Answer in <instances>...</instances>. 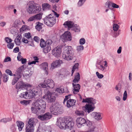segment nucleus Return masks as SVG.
Returning <instances> with one entry per match:
<instances>
[{"instance_id": "3", "label": "nucleus", "mask_w": 132, "mask_h": 132, "mask_svg": "<svg viewBox=\"0 0 132 132\" xmlns=\"http://www.w3.org/2000/svg\"><path fill=\"white\" fill-rule=\"evenodd\" d=\"M62 55L63 58L65 60H72L74 56L72 48L70 46H64Z\"/></svg>"}, {"instance_id": "7", "label": "nucleus", "mask_w": 132, "mask_h": 132, "mask_svg": "<svg viewBox=\"0 0 132 132\" xmlns=\"http://www.w3.org/2000/svg\"><path fill=\"white\" fill-rule=\"evenodd\" d=\"M42 98L49 103L54 102L56 99L55 95L49 92L45 94Z\"/></svg>"}, {"instance_id": "14", "label": "nucleus", "mask_w": 132, "mask_h": 132, "mask_svg": "<svg viewBox=\"0 0 132 132\" xmlns=\"http://www.w3.org/2000/svg\"><path fill=\"white\" fill-rule=\"evenodd\" d=\"M86 120L84 118H78L76 120V123L78 127H80L82 125L85 123Z\"/></svg>"}, {"instance_id": "45", "label": "nucleus", "mask_w": 132, "mask_h": 132, "mask_svg": "<svg viewBox=\"0 0 132 132\" xmlns=\"http://www.w3.org/2000/svg\"><path fill=\"white\" fill-rule=\"evenodd\" d=\"M3 81L4 82H6L9 78L8 76L6 74H3Z\"/></svg>"}, {"instance_id": "32", "label": "nucleus", "mask_w": 132, "mask_h": 132, "mask_svg": "<svg viewBox=\"0 0 132 132\" xmlns=\"http://www.w3.org/2000/svg\"><path fill=\"white\" fill-rule=\"evenodd\" d=\"M36 29L38 30L39 31L42 28V26L43 25V23L40 22H37L36 23Z\"/></svg>"}, {"instance_id": "55", "label": "nucleus", "mask_w": 132, "mask_h": 132, "mask_svg": "<svg viewBox=\"0 0 132 132\" xmlns=\"http://www.w3.org/2000/svg\"><path fill=\"white\" fill-rule=\"evenodd\" d=\"M35 20L34 15L30 17L28 19V22L31 21Z\"/></svg>"}, {"instance_id": "31", "label": "nucleus", "mask_w": 132, "mask_h": 132, "mask_svg": "<svg viewBox=\"0 0 132 132\" xmlns=\"http://www.w3.org/2000/svg\"><path fill=\"white\" fill-rule=\"evenodd\" d=\"M21 78V75H19V76L16 75L13 79L12 82V85H14L18 80L19 79Z\"/></svg>"}, {"instance_id": "25", "label": "nucleus", "mask_w": 132, "mask_h": 132, "mask_svg": "<svg viewBox=\"0 0 132 132\" xmlns=\"http://www.w3.org/2000/svg\"><path fill=\"white\" fill-rule=\"evenodd\" d=\"M22 38V36L20 35H18L16 37L15 40V42L16 44L18 45L20 44V40Z\"/></svg>"}, {"instance_id": "9", "label": "nucleus", "mask_w": 132, "mask_h": 132, "mask_svg": "<svg viewBox=\"0 0 132 132\" xmlns=\"http://www.w3.org/2000/svg\"><path fill=\"white\" fill-rule=\"evenodd\" d=\"M52 114L50 112H46L42 115H39L38 116V119L42 121L47 120L52 118Z\"/></svg>"}, {"instance_id": "56", "label": "nucleus", "mask_w": 132, "mask_h": 132, "mask_svg": "<svg viewBox=\"0 0 132 132\" xmlns=\"http://www.w3.org/2000/svg\"><path fill=\"white\" fill-rule=\"evenodd\" d=\"M80 43L81 45H83L85 43V40L84 38H82L80 40Z\"/></svg>"}, {"instance_id": "44", "label": "nucleus", "mask_w": 132, "mask_h": 132, "mask_svg": "<svg viewBox=\"0 0 132 132\" xmlns=\"http://www.w3.org/2000/svg\"><path fill=\"white\" fill-rule=\"evenodd\" d=\"M31 110L32 112L34 113H36L40 111L39 110H37L36 108L33 105L31 108Z\"/></svg>"}, {"instance_id": "42", "label": "nucleus", "mask_w": 132, "mask_h": 132, "mask_svg": "<svg viewBox=\"0 0 132 132\" xmlns=\"http://www.w3.org/2000/svg\"><path fill=\"white\" fill-rule=\"evenodd\" d=\"M42 8H50V5L49 4L47 3H44L42 5Z\"/></svg>"}, {"instance_id": "28", "label": "nucleus", "mask_w": 132, "mask_h": 132, "mask_svg": "<svg viewBox=\"0 0 132 132\" xmlns=\"http://www.w3.org/2000/svg\"><path fill=\"white\" fill-rule=\"evenodd\" d=\"M24 69V66L22 65L18 68L17 71L16 75L17 76H19L21 74V77L22 75V72L23 71Z\"/></svg>"}, {"instance_id": "13", "label": "nucleus", "mask_w": 132, "mask_h": 132, "mask_svg": "<svg viewBox=\"0 0 132 132\" xmlns=\"http://www.w3.org/2000/svg\"><path fill=\"white\" fill-rule=\"evenodd\" d=\"M29 8H39L40 6L36 3H35L33 1H29L27 5Z\"/></svg>"}, {"instance_id": "60", "label": "nucleus", "mask_w": 132, "mask_h": 132, "mask_svg": "<svg viewBox=\"0 0 132 132\" xmlns=\"http://www.w3.org/2000/svg\"><path fill=\"white\" fill-rule=\"evenodd\" d=\"M100 70L104 71L105 69L106 68L105 67H104L103 65H100V67L99 68Z\"/></svg>"}, {"instance_id": "57", "label": "nucleus", "mask_w": 132, "mask_h": 132, "mask_svg": "<svg viewBox=\"0 0 132 132\" xmlns=\"http://www.w3.org/2000/svg\"><path fill=\"white\" fill-rule=\"evenodd\" d=\"M27 28V26L26 25H23L22 26V27L20 29V30L21 31H23L26 30Z\"/></svg>"}, {"instance_id": "24", "label": "nucleus", "mask_w": 132, "mask_h": 132, "mask_svg": "<svg viewBox=\"0 0 132 132\" xmlns=\"http://www.w3.org/2000/svg\"><path fill=\"white\" fill-rule=\"evenodd\" d=\"M62 63L61 60H56L54 61L52 64V66L54 67H56Z\"/></svg>"}, {"instance_id": "64", "label": "nucleus", "mask_w": 132, "mask_h": 132, "mask_svg": "<svg viewBox=\"0 0 132 132\" xmlns=\"http://www.w3.org/2000/svg\"><path fill=\"white\" fill-rule=\"evenodd\" d=\"M19 51V48L18 47H16L14 49L13 52L14 53L18 52Z\"/></svg>"}, {"instance_id": "30", "label": "nucleus", "mask_w": 132, "mask_h": 132, "mask_svg": "<svg viewBox=\"0 0 132 132\" xmlns=\"http://www.w3.org/2000/svg\"><path fill=\"white\" fill-rule=\"evenodd\" d=\"M55 91L57 94H60L64 92V90L63 88L60 87L56 88Z\"/></svg>"}, {"instance_id": "10", "label": "nucleus", "mask_w": 132, "mask_h": 132, "mask_svg": "<svg viewBox=\"0 0 132 132\" xmlns=\"http://www.w3.org/2000/svg\"><path fill=\"white\" fill-rule=\"evenodd\" d=\"M61 52V47L60 46H57L52 50V53L53 56L58 57L60 56Z\"/></svg>"}, {"instance_id": "48", "label": "nucleus", "mask_w": 132, "mask_h": 132, "mask_svg": "<svg viewBox=\"0 0 132 132\" xmlns=\"http://www.w3.org/2000/svg\"><path fill=\"white\" fill-rule=\"evenodd\" d=\"M86 0H79L78 3V6H82Z\"/></svg>"}, {"instance_id": "1", "label": "nucleus", "mask_w": 132, "mask_h": 132, "mask_svg": "<svg viewBox=\"0 0 132 132\" xmlns=\"http://www.w3.org/2000/svg\"><path fill=\"white\" fill-rule=\"evenodd\" d=\"M16 88L18 90L17 92L20 90V89L23 90L26 88L28 91L30 98L38 94V90L37 87L32 88L31 85L25 83L22 81H19L17 83Z\"/></svg>"}, {"instance_id": "61", "label": "nucleus", "mask_w": 132, "mask_h": 132, "mask_svg": "<svg viewBox=\"0 0 132 132\" xmlns=\"http://www.w3.org/2000/svg\"><path fill=\"white\" fill-rule=\"evenodd\" d=\"M11 60L10 57L9 56H7L5 59L4 62H6L9 61H11Z\"/></svg>"}, {"instance_id": "41", "label": "nucleus", "mask_w": 132, "mask_h": 132, "mask_svg": "<svg viewBox=\"0 0 132 132\" xmlns=\"http://www.w3.org/2000/svg\"><path fill=\"white\" fill-rule=\"evenodd\" d=\"M76 113L77 115L80 116L82 117L84 115V112L82 111H76Z\"/></svg>"}, {"instance_id": "5", "label": "nucleus", "mask_w": 132, "mask_h": 132, "mask_svg": "<svg viewBox=\"0 0 132 132\" xmlns=\"http://www.w3.org/2000/svg\"><path fill=\"white\" fill-rule=\"evenodd\" d=\"M44 21L45 23L47 25L52 26L56 23V19L53 14H50L44 18Z\"/></svg>"}, {"instance_id": "43", "label": "nucleus", "mask_w": 132, "mask_h": 132, "mask_svg": "<svg viewBox=\"0 0 132 132\" xmlns=\"http://www.w3.org/2000/svg\"><path fill=\"white\" fill-rule=\"evenodd\" d=\"M14 45V43H8L7 45V47L8 48L10 49H12Z\"/></svg>"}, {"instance_id": "18", "label": "nucleus", "mask_w": 132, "mask_h": 132, "mask_svg": "<svg viewBox=\"0 0 132 132\" xmlns=\"http://www.w3.org/2000/svg\"><path fill=\"white\" fill-rule=\"evenodd\" d=\"M16 123L19 130V131H22L24 126V123L22 121H17L16 122Z\"/></svg>"}, {"instance_id": "19", "label": "nucleus", "mask_w": 132, "mask_h": 132, "mask_svg": "<svg viewBox=\"0 0 132 132\" xmlns=\"http://www.w3.org/2000/svg\"><path fill=\"white\" fill-rule=\"evenodd\" d=\"M74 89L73 91V93L75 94H77L79 92L80 88V86L79 84H75L74 83H72Z\"/></svg>"}, {"instance_id": "33", "label": "nucleus", "mask_w": 132, "mask_h": 132, "mask_svg": "<svg viewBox=\"0 0 132 132\" xmlns=\"http://www.w3.org/2000/svg\"><path fill=\"white\" fill-rule=\"evenodd\" d=\"M43 48V51L45 53H47L50 51L51 50L50 46H48L46 45Z\"/></svg>"}, {"instance_id": "37", "label": "nucleus", "mask_w": 132, "mask_h": 132, "mask_svg": "<svg viewBox=\"0 0 132 132\" xmlns=\"http://www.w3.org/2000/svg\"><path fill=\"white\" fill-rule=\"evenodd\" d=\"M79 64L78 63H76L73 67L72 70V76L74 73L75 71L77 69L78 67Z\"/></svg>"}, {"instance_id": "17", "label": "nucleus", "mask_w": 132, "mask_h": 132, "mask_svg": "<svg viewBox=\"0 0 132 132\" xmlns=\"http://www.w3.org/2000/svg\"><path fill=\"white\" fill-rule=\"evenodd\" d=\"M106 6H107L109 8H118L119 7V6L116 4L113 3L111 2H107L105 3Z\"/></svg>"}, {"instance_id": "11", "label": "nucleus", "mask_w": 132, "mask_h": 132, "mask_svg": "<svg viewBox=\"0 0 132 132\" xmlns=\"http://www.w3.org/2000/svg\"><path fill=\"white\" fill-rule=\"evenodd\" d=\"M59 105L57 104L52 105L50 108V111L54 115L57 114L59 109Z\"/></svg>"}, {"instance_id": "4", "label": "nucleus", "mask_w": 132, "mask_h": 132, "mask_svg": "<svg viewBox=\"0 0 132 132\" xmlns=\"http://www.w3.org/2000/svg\"><path fill=\"white\" fill-rule=\"evenodd\" d=\"M82 102H87L88 103L82 107L83 110L85 112L89 113L93 110V105L96 103L94 99L92 98L83 99Z\"/></svg>"}, {"instance_id": "46", "label": "nucleus", "mask_w": 132, "mask_h": 132, "mask_svg": "<svg viewBox=\"0 0 132 132\" xmlns=\"http://www.w3.org/2000/svg\"><path fill=\"white\" fill-rule=\"evenodd\" d=\"M46 42V45H47L48 46H50L51 45L52 43V41L50 39H48L47 40Z\"/></svg>"}, {"instance_id": "27", "label": "nucleus", "mask_w": 132, "mask_h": 132, "mask_svg": "<svg viewBox=\"0 0 132 132\" xmlns=\"http://www.w3.org/2000/svg\"><path fill=\"white\" fill-rule=\"evenodd\" d=\"M80 75L79 73H76V75L74 77L73 80V82L75 83H77L79 81L80 79Z\"/></svg>"}, {"instance_id": "47", "label": "nucleus", "mask_w": 132, "mask_h": 132, "mask_svg": "<svg viewBox=\"0 0 132 132\" xmlns=\"http://www.w3.org/2000/svg\"><path fill=\"white\" fill-rule=\"evenodd\" d=\"M5 72L6 73L8 74L9 75L11 76H15V74H13L12 72V71L9 69L6 70L5 71Z\"/></svg>"}, {"instance_id": "58", "label": "nucleus", "mask_w": 132, "mask_h": 132, "mask_svg": "<svg viewBox=\"0 0 132 132\" xmlns=\"http://www.w3.org/2000/svg\"><path fill=\"white\" fill-rule=\"evenodd\" d=\"M14 24L18 26L21 24V23L20 20H16L14 22Z\"/></svg>"}, {"instance_id": "16", "label": "nucleus", "mask_w": 132, "mask_h": 132, "mask_svg": "<svg viewBox=\"0 0 132 132\" xmlns=\"http://www.w3.org/2000/svg\"><path fill=\"white\" fill-rule=\"evenodd\" d=\"M40 68L44 70L45 72V74L47 75L48 72V64L47 62H44L43 63L40 65Z\"/></svg>"}, {"instance_id": "26", "label": "nucleus", "mask_w": 132, "mask_h": 132, "mask_svg": "<svg viewBox=\"0 0 132 132\" xmlns=\"http://www.w3.org/2000/svg\"><path fill=\"white\" fill-rule=\"evenodd\" d=\"M26 132H33L34 127L32 126L27 125L26 126Z\"/></svg>"}, {"instance_id": "29", "label": "nucleus", "mask_w": 132, "mask_h": 132, "mask_svg": "<svg viewBox=\"0 0 132 132\" xmlns=\"http://www.w3.org/2000/svg\"><path fill=\"white\" fill-rule=\"evenodd\" d=\"M36 119L33 118H30L28 121V123L27 125L32 126L34 127V125L35 123V122Z\"/></svg>"}, {"instance_id": "8", "label": "nucleus", "mask_w": 132, "mask_h": 132, "mask_svg": "<svg viewBox=\"0 0 132 132\" xmlns=\"http://www.w3.org/2000/svg\"><path fill=\"white\" fill-rule=\"evenodd\" d=\"M61 38L64 42L70 41L72 39L71 33L69 31H66L61 35Z\"/></svg>"}, {"instance_id": "39", "label": "nucleus", "mask_w": 132, "mask_h": 132, "mask_svg": "<svg viewBox=\"0 0 132 132\" xmlns=\"http://www.w3.org/2000/svg\"><path fill=\"white\" fill-rule=\"evenodd\" d=\"M40 45L42 47H43L46 46V42H45L44 40L42 38L40 40Z\"/></svg>"}, {"instance_id": "34", "label": "nucleus", "mask_w": 132, "mask_h": 132, "mask_svg": "<svg viewBox=\"0 0 132 132\" xmlns=\"http://www.w3.org/2000/svg\"><path fill=\"white\" fill-rule=\"evenodd\" d=\"M94 118L95 119L97 120L101 119L102 117L101 116V114L100 113H96L95 115L94 116Z\"/></svg>"}, {"instance_id": "50", "label": "nucleus", "mask_w": 132, "mask_h": 132, "mask_svg": "<svg viewBox=\"0 0 132 132\" xmlns=\"http://www.w3.org/2000/svg\"><path fill=\"white\" fill-rule=\"evenodd\" d=\"M5 40L8 43H11L12 41V39L8 37H5Z\"/></svg>"}, {"instance_id": "40", "label": "nucleus", "mask_w": 132, "mask_h": 132, "mask_svg": "<svg viewBox=\"0 0 132 132\" xmlns=\"http://www.w3.org/2000/svg\"><path fill=\"white\" fill-rule=\"evenodd\" d=\"M20 103L22 105H26L29 104L30 103L29 101L23 100L20 101Z\"/></svg>"}, {"instance_id": "15", "label": "nucleus", "mask_w": 132, "mask_h": 132, "mask_svg": "<svg viewBox=\"0 0 132 132\" xmlns=\"http://www.w3.org/2000/svg\"><path fill=\"white\" fill-rule=\"evenodd\" d=\"M74 25L73 22L68 21L65 22L63 24L65 27L67 28L68 30H70V29L72 28Z\"/></svg>"}, {"instance_id": "22", "label": "nucleus", "mask_w": 132, "mask_h": 132, "mask_svg": "<svg viewBox=\"0 0 132 132\" xmlns=\"http://www.w3.org/2000/svg\"><path fill=\"white\" fill-rule=\"evenodd\" d=\"M41 9H27V11L30 14L39 13Z\"/></svg>"}, {"instance_id": "63", "label": "nucleus", "mask_w": 132, "mask_h": 132, "mask_svg": "<svg viewBox=\"0 0 132 132\" xmlns=\"http://www.w3.org/2000/svg\"><path fill=\"white\" fill-rule=\"evenodd\" d=\"M34 39L35 41L38 42L39 41L40 38L37 36H35L34 38Z\"/></svg>"}, {"instance_id": "2", "label": "nucleus", "mask_w": 132, "mask_h": 132, "mask_svg": "<svg viewBox=\"0 0 132 132\" xmlns=\"http://www.w3.org/2000/svg\"><path fill=\"white\" fill-rule=\"evenodd\" d=\"M74 122V120L71 118L69 117L65 118L60 117L57 119L56 125L60 129H65L72 127Z\"/></svg>"}, {"instance_id": "59", "label": "nucleus", "mask_w": 132, "mask_h": 132, "mask_svg": "<svg viewBox=\"0 0 132 132\" xmlns=\"http://www.w3.org/2000/svg\"><path fill=\"white\" fill-rule=\"evenodd\" d=\"M24 36L26 38L28 39L30 38L31 37V34L29 32L25 34Z\"/></svg>"}, {"instance_id": "21", "label": "nucleus", "mask_w": 132, "mask_h": 132, "mask_svg": "<svg viewBox=\"0 0 132 132\" xmlns=\"http://www.w3.org/2000/svg\"><path fill=\"white\" fill-rule=\"evenodd\" d=\"M28 91L26 92H23L19 95V97L21 98H24L26 99L30 98L29 96Z\"/></svg>"}, {"instance_id": "35", "label": "nucleus", "mask_w": 132, "mask_h": 132, "mask_svg": "<svg viewBox=\"0 0 132 132\" xmlns=\"http://www.w3.org/2000/svg\"><path fill=\"white\" fill-rule=\"evenodd\" d=\"M43 14L42 13H40L39 14H38L36 15H34L35 19L36 20H40L42 18V16Z\"/></svg>"}, {"instance_id": "12", "label": "nucleus", "mask_w": 132, "mask_h": 132, "mask_svg": "<svg viewBox=\"0 0 132 132\" xmlns=\"http://www.w3.org/2000/svg\"><path fill=\"white\" fill-rule=\"evenodd\" d=\"M36 102L38 103V105L40 108L41 107V109L42 108L43 109H42V112H44L45 109L46 107V102L42 99L39 100L37 101Z\"/></svg>"}, {"instance_id": "36", "label": "nucleus", "mask_w": 132, "mask_h": 132, "mask_svg": "<svg viewBox=\"0 0 132 132\" xmlns=\"http://www.w3.org/2000/svg\"><path fill=\"white\" fill-rule=\"evenodd\" d=\"M72 29L75 31V32H79L80 31V28L79 26L77 25H75L73 26Z\"/></svg>"}, {"instance_id": "23", "label": "nucleus", "mask_w": 132, "mask_h": 132, "mask_svg": "<svg viewBox=\"0 0 132 132\" xmlns=\"http://www.w3.org/2000/svg\"><path fill=\"white\" fill-rule=\"evenodd\" d=\"M37 132H51V131L50 127L45 126L41 129L37 130Z\"/></svg>"}, {"instance_id": "62", "label": "nucleus", "mask_w": 132, "mask_h": 132, "mask_svg": "<svg viewBox=\"0 0 132 132\" xmlns=\"http://www.w3.org/2000/svg\"><path fill=\"white\" fill-rule=\"evenodd\" d=\"M28 45L29 46H31L32 47H34L35 46L34 44V43L33 41V40L31 41L28 42Z\"/></svg>"}, {"instance_id": "6", "label": "nucleus", "mask_w": 132, "mask_h": 132, "mask_svg": "<svg viewBox=\"0 0 132 132\" xmlns=\"http://www.w3.org/2000/svg\"><path fill=\"white\" fill-rule=\"evenodd\" d=\"M54 85V84L53 80L48 79L44 80V82L39 84V86L40 87L46 88L48 89L49 88H53Z\"/></svg>"}, {"instance_id": "54", "label": "nucleus", "mask_w": 132, "mask_h": 132, "mask_svg": "<svg viewBox=\"0 0 132 132\" xmlns=\"http://www.w3.org/2000/svg\"><path fill=\"white\" fill-rule=\"evenodd\" d=\"M77 50L78 51L82 50L84 49V47L82 45H79L77 47Z\"/></svg>"}, {"instance_id": "52", "label": "nucleus", "mask_w": 132, "mask_h": 132, "mask_svg": "<svg viewBox=\"0 0 132 132\" xmlns=\"http://www.w3.org/2000/svg\"><path fill=\"white\" fill-rule=\"evenodd\" d=\"M115 89L117 90L119 92H120V90L121 89V86L120 84H119L117 85L115 87Z\"/></svg>"}, {"instance_id": "51", "label": "nucleus", "mask_w": 132, "mask_h": 132, "mask_svg": "<svg viewBox=\"0 0 132 132\" xmlns=\"http://www.w3.org/2000/svg\"><path fill=\"white\" fill-rule=\"evenodd\" d=\"M127 96V92L126 90L125 91L123 96V100L125 101L126 100Z\"/></svg>"}, {"instance_id": "49", "label": "nucleus", "mask_w": 132, "mask_h": 132, "mask_svg": "<svg viewBox=\"0 0 132 132\" xmlns=\"http://www.w3.org/2000/svg\"><path fill=\"white\" fill-rule=\"evenodd\" d=\"M119 26L117 24H114L113 26V30L114 31H117L118 29Z\"/></svg>"}, {"instance_id": "20", "label": "nucleus", "mask_w": 132, "mask_h": 132, "mask_svg": "<svg viewBox=\"0 0 132 132\" xmlns=\"http://www.w3.org/2000/svg\"><path fill=\"white\" fill-rule=\"evenodd\" d=\"M76 101L74 99H69L67 102V107L70 108L73 106L75 104Z\"/></svg>"}, {"instance_id": "53", "label": "nucleus", "mask_w": 132, "mask_h": 132, "mask_svg": "<svg viewBox=\"0 0 132 132\" xmlns=\"http://www.w3.org/2000/svg\"><path fill=\"white\" fill-rule=\"evenodd\" d=\"M96 74L99 78L101 79L103 77V75L102 74H100L98 72H96Z\"/></svg>"}, {"instance_id": "38", "label": "nucleus", "mask_w": 132, "mask_h": 132, "mask_svg": "<svg viewBox=\"0 0 132 132\" xmlns=\"http://www.w3.org/2000/svg\"><path fill=\"white\" fill-rule=\"evenodd\" d=\"M32 105L36 108L37 110H39L40 111L42 112V110H41V108H40V106L38 105V103H37L36 102H35L34 103V104H33Z\"/></svg>"}]
</instances>
